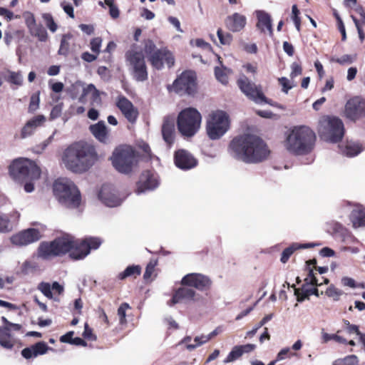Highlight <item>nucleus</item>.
I'll list each match as a JSON object with an SVG mask.
<instances>
[{"label": "nucleus", "mask_w": 365, "mask_h": 365, "mask_svg": "<svg viewBox=\"0 0 365 365\" xmlns=\"http://www.w3.org/2000/svg\"><path fill=\"white\" fill-rule=\"evenodd\" d=\"M230 153L237 160L246 163H259L270 154L267 144L259 137L252 134L235 136L228 146Z\"/></svg>", "instance_id": "1"}, {"label": "nucleus", "mask_w": 365, "mask_h": 365, "mask_svg": "<svg viewBox=\"0 0 365 365\" xmlns=\"http://www.w3.org/2000/svg\"><path fill=\"white\" fill-rule=\"evenodd\" d=\"M98 158L96 147L83 140L71 144L64 150L62 157L66 168L75 173L88 171Z\"/></svg>", "instance_id": "2"}, {"label": "nucleus", "mask_w": 365, "mask_h": 365, "mask_svg": "<svg viewBox=\"0 0 365 365\" xmlns=\"http://www.w3.org/2000/svg\"><path fill=\"white\" fill-rule=\"evenodd\" d=\"M316 140V134L309 126L296 125L286 133L283 145L292 155H305L312 152Z\"/></svg>", "instance_id": "3"}, {"label": "nucleus", "mask_w": 365, "mask_h": 365, "mask_svg": "<svg viewBox=\"0 0 365 365\" xmlns=\"http://www.w3.org/2000/svg\"><path fill=\"white\" fill-rule=\"evenodd\" d=\"M231 127L230 115L223 110H212L206 117L205 130L209 139H220Z\"/></svg>", "instance_id": "4"}, {"label": "nucleus", "mask_w": 365, "mask_h": 365, "mask_svg": "<svg viewBox=\"0 0 365 365\" xmlns=\"http://www.w3.org/2000/svg\"><path fill=\"white\" fill-rule=\"evenodd\" d=\"M317 132L321 139L327 142L338 143L344 135V123L337 117L324 115L319 118Z\"/></svg>", "instance_id": "5"}, {"label": "nucleus", "mask_w": 365, "mask_h": 365, "mask_svg": "<svg viewBox=\"0 0 365 365\" xmlns=\"http://www.w3.org/2000/svg\"><path fill=\"white\" fill-rule=\"evenodd\" d=\"M70 236V235H64L56 237L52 241L41 242L37 250L38 257L45 260H50L68 254L71 247Z\"/></svg>", "instance_id": "6"}, {"label": "nucleus", "mask_w": 365, "mask_h": 365, "mask_svg": "<svg viewBox=\"0 0 365 365\" xmlns=\"http://www.w3.org/2000/svg\"><path fill=\"white\" fill-rule=\"evenodd\" d=\"M201 121L202 115L196 108H186L178 114V130L183 136L192 137L200 129Z\"/></svg>", "instance_id": "7"}, {"label": "nucleus", "mask_w": 365, "mask_h": 365, "mask_svg": "<svg viewBox=\"0 0 365 365\" xmlns=\"http://www.w3.org/2000/svg\"><path fill=\"white\" fill-rule=\"evenodd\" d=\"M110 160L115 169L124 174L130 173L137 163L135 150L128 145H121L115 148Z\"/></svg>", "instance_id": "8"}, {"label": "nucleus", "mask_w": 365, "mask_h": 365, "mask_svg": "<svg viewBox=\"0 0 365 365\" xmlns=\"http://www.w3.org/2000/svg\"><path fill=\"white\" fill-rule=\"evenodd\" d=\"M53 193L59 202L70 208L78 207L81 202L80 191L72 182L56 180L53 183Z\"/></svg>", "instance_id": "9"}, {"label": "nucleus", "mask_w": 365, "mask_h": 365, "mask_svg": "<svg viewBox=\"0 0 365 365\" xmlns=\"http://www.w3.org/2000/svg\"><path fill=\"white\" fill-rule=\"evenodd\" d=\"M144 52L150 65L157 70H161L164 63L168 68L174 66L175 58L173 53L166 48H158L152 40L145 41Z\"/></svg>", "instance_id": "10"}, {"label": "nucleus", "mask_w": 365, "mask_h": 365, "mask_svg": "<svg viewBox=\"0 0 365 365\" xmlns=\"http://www.w3.org/2000/svg\"><path fill=\"white\" fill-rule=\"evenodd\" d=\"M9 174L16 180H35L40 178L41 169L34 162L20 158L10 165Z\"/></svg>", "instance_id": "11"}, {"label": "nucleus", "mask_w": 365, "mask_h": 365, "mask_svg": "<svg viewBox=\"0 0 365 365\" xmlns=\"http://www.w3.org/2000/svg\"><path fill=\"white\" fill-rule=\"evenodd\" d=\"M71 247L68 252L69 257L73 260H81L87 257L91 250L98 249L101 241L98 237H86L83 240L75 239L70 236Z\"/></svg>", "instance_id": "12"}, {"label": "nucleus", "mask_w": 365, "mask_h": 365, "mask_svg": "<svg viewBox=\"0 0 365 365\" xmlns=\"http://www.w3.org/2000/svg\"><path fill=\"white\" fill-rule=\"evenodd\" d=\"M126 60L129 63L134 78L138 81L148 79V70L145 58L141 52L129 51L125 53Z\"/></svg>", "instance_id": "13"}, {"label": "nucleus", "mask_w": 365, "mask_h": 365, "mask_svg": "<svg viewBox=\"0 0 365 365\" xmlns=\"http://www.w3.org/2000/svg\"><path fill=\"white\" fill-rule=\"evenodd\" d=\"M211 279L200 273H189L185 274L180 281L181 285H187L200 292L209 291L212 287Z\"/></svg>", "instance_id": "14"}, {"label": "nucleus", "mask_w": 365, "mask_h": 365, "mask_svg": "<svg viewBox=\"0 0 365 365\" xmlns=\"http://www.w3.org/2000/svg\"><path fill=\"white\" fill-rule=\"evenodd\" d=\"M200 298L201 296L194 289L187 285H181L173 291L172 298L168 304L173 306L179 303L195 302L199 301Z\"/></svg>", "instance_id": "15"}, {"label": "nucleus", "mask_w": 365, "mask_h": 365, "mask_svg": "<svg viewBox=\"0 0 365 365\" xmlns=\"http://www.w3.org/2000/svg\"><path fill=\"white\" fill-rule=\"evenodd\" d=\"M1 321L4 326L0 327V345L6 349L11 350L15 346V339L12 337L11 331H21L22 326L9 322L5 317H1Z\"/></svg>", "instance_id": "16"}, {"label": "nucleus", "mask_w": 365, "mask_h": 365, "mask_svg": "<svg viewBox=\"0 0 365 365\" xmlns=\"http://www.w3.org/2000/svg\"><path fill=\"white\" fill-rule=\"evenodd\" d=\"M344 115L352 121L365 117V100L360 96L348 100L344 108Z\"/></svg>", "instance_id": "17"}, {"label": "nucleus", "mask_w": 365, "mask_h": 365, "mask_svg": "<svg viewBox=\"0 0 365 365\" xmlns=\"http://www.w3.org/2000/svg\"><path fill=\"white\" fill-rule=\"evenodd\" d=\"M177 91H195L197 88L196 73L192 71H183L173 83Z\"/></svg>", "instance_id": "18"}, {"label": "nucleus", "mask_w": 365, "mask_h": 365, "mask_svg": "<svg viewBox=\"0 0 365 365\" xmlns=\"http://www.w3.org/2000/svg\"><path fill=\"white\" fill-rule=\"evenodd\" d=\"M41 237L37 229L29 228L12 235L10 238L13 245L25 246L38 241Z\"/></svg>", "instance_id": "19"}, {"label": "nucleus", "mask_w": 365, "mask_h": 365, "mask_svg": "<svg viewBox=\"0 0 365 365\" xmlns=\"http://www.w3.org/2000/svg\"><path fill=\"white\" fill-rule=\"evenodd\" d=\"M174 163L177 168L187 170L197 166V160L185 149H179L174 153Z\"/></svg>", "instance_id": "20"}, {"label": "nucleus", "mask_w": 365, "mask_h": 365, "mask_svg": "<svg viewBox=\"0 0 365 365\" xmlns=\"http://www.w3.org/2000/svg\"><path fill=\"white\" fill-rule=\"evenodd\" d=\"M115 105L130 123L135 122L138 117V110L128 99L120 96L116 101Z\"/></svg>", "instance_id": "21"}, {"label": "nucleus", "mask_w": 365, "mask_h": 365, "mask_svg": "<svg viewBox=\"0 0 365 365\" xmlns=\"http://www.w3.org/2000/svg\"><path fill=\"white\" fill-rule=\"evenodd\" d=\"M304 282L305 283L301 288H296L294 284L292 285V287L294 288V294L297 297V300L299 302L304 301L306 299H309L307 291L308 285L311 284L318 287L322 284V283H318V279L316 278L313 269L311 268H309V273L307 277L304 279Z\"/></svg>", "instance_id": "22"}, {"label": "nucleus", "mask_w": 365, "mask_h": 365, "mask_svg": "<svg viewBox=\"0 0 365 365\" xmlns=\"http://www.w3.org/2000/svg\"><path fill=\"white\" fill-rule=\"evenodd\" d=\"M158 185L157 177L150 170H145L140 175L137 183V192L141 193L148 190H153Z\"/></svg>", "instance_id": "23"}, {"label": "nucleus", "mask_w": 365, "mask_h": 365, "mask_svg": "<svg viewBox=\"0 0 365 365\" xmlns=\"http://www.w3.org/2000/svg\"><path fill=\"white\" fill-rule=\"evenodd\" d=\"M225 26L228 30L232 32L241 31L247 24L245 16L239 13H234L228 16L225 21Z\"/></svg>", "instance_id": "24"}, {"label": "nucleus", "mask_w": 365, "mask_h": 365, "mask_svg": "<svg viewBox=\"0 0 365 365\" xmlns=\"http://www.w3.org/2000/svg\"><path fill=\"white\" fill-rule=\"evenodd\" d=\"M49 349L53 350L45 341H38L29 347L22 349L21 355L26 359H30L32 357L45 354Z\"/></svg>", "instance_id": "25"}, {"label": "nucleus", "mask_w": 365, "mask_h": 365, "mask_svg": "<svg viewBox=\"0 0 365 365\" xmlns=\"http://www.w3.org/2000/svg\"><path fill=\"white\" fill-rule=\"evenodd\" d=\"M46 121V118L43 115H38L27 121L22 128L21 131V137L25 138L32 135L36 128L42 125Z\"/></svg>", "instance_id": "26"}, {"label": "nucleus", "mask_w": 365, "mask_h": 365, "mask_svg": "<svg viewBox=\"0 0 365 365\" xmlns=\"http://www.w3.org/2000/svg\"><path fill=\"white\" fill-rule=\"evenodd\" d=\"M255 348L256 346L252 344L235 346L224 360V363L232 362L240 358L244 353H250L255 350Z\"/></svg>", "instance_id": "27"}, {"label": "nucleus", "mask_w": 365, "mask_h": 365, "mask_svg": "<svg viewBox=\"0 0 365 365\" xmlns=\"http://www.w3.org/2000/svg\"><path fill=\"white\" fill-rule=\"evenodd\" d=\"M257 22L256 26L260 32L265 34L266 31H267L269 35L270 36H273V29L270 16L263 11H259L257 12Z\"/></svg>", "instance_id": "28"}, {"label": "nucleus", "mask_w": 365, "mask_h": 365, "mask_svg": "<svg viewBox=\"0 0 365 365\" xmlns=\"http://www.w3.org/2000/svg\"><path fill=\"white\" fill-rule=\"evenodd\" d=\"M89 130L99 142L103 143L108 142V130L104 121L101 120L97 123L91 125Z\"/></svg>", "instance_id": "29"}, {"label": "nucleus", "mask_w": 365, "mask_h": 365, "mask_svg": "<svg viewBox=\"0 0 365 365\" xmlns=\"http://www.w3.org/2000/svg\"><path fill=\"white\" fill-rule=\"evenodd\" d=\"M162 135L168 146L170 148L175 140V124L174 122L165 119L162 125Z\"/></svg>", "instance_id": "30"}, {"label": "nucleus", "mask_w": 365, "mask_h": 365, "mask_svg": "<svg viewBox=\"0 0 365 365\" xmlns=\"http://www.w3.org/2000/svg\"><path fill=\"white\" fill-rule=\"evenodd\" d=\"M98 198L108 207H115L120 205L119 197L110 192L105 186L102 187L99 191Z\"/></svg>", "instance_id": "31"}, {"label": "nucleus", "mask_w": 365, "mask_h": 365, "mask_svg": "<svg viewBox=\"0 0 365 365\" xmlns=\"http://www.w3.org/2000/svg\"><path fill=\"white\" fill-rule=\"evenodd\" d=\"M354 228L365 226V208L359 206L354 209L349 216Z\"/></svg>", "instance_id": "32"}, {"label": "nucleus", "mask_w": 365, "mask_h": 365, "mask_svg": "<svg viewBox=\"0 0 365 365\" xmlns=\"http://www.w3.org/2000/svg\"><path fill=\"white\" fill-rule=\"evenodd\" d=\"M314 247V244L312 243H292L289 247L285 248L281 255L280 261L282 263H286L288 262L289 257L293 255V253L299 249H306Z\"/></svg>", "instance_id": "33"}, {"label": "nucleus", "mask_w": 365, "mask_h": 365, "mask_svg": "<svg viewBox=\"0 0 365 365\" xmlns=\"http://www.w3.org/2000/svg\"><path fill=\"white\" fill-rule=\"evenodd\" d=\"M142 271V268L140 265H129L128 266L124 271L120 272L117 278L119 280H124L127 278L136 279L138 276L140 275Z\"/></svg>", "instance_id": "34"}, {"label": "nucleus", "mask_w": 365, "mask_h": 365, "mask_svg": "<svg viewBox=\"0 0 365 365\" xmlns=\"http://www.w3.org/2000/svg\"><path fill=\"white\" fill-rule=\"evenodd\" d=\"M247 98L256 103L260 105L269 104L272 106L277 107V103L272 99L267 98L264 93H245Z\"/></svg>", "instance_id": "35"}, {"label": "nucleus", "mask_w": 365, "mask_h": 365, "mask_svg": "<svg viewBox=\"0 0 365 365\" xmlns=\"http://www.w3.org/2000/svg\"><path fill=\"white\" fill-rule=\"evenodd\" d=\"M237 84L241 91H259L256 85L244 74L239 77Z\"/></svg>", "instance_id": "36"}, {"label": "nucleus", "mask_w": 365, "mask_h": 365, "mask_svg": "<svg viewBox=\"0 0 365 365\" xmlns=\"http://www.w3.org/2000/svg\"><path fill=\"white\" fill-rule=\"evenodd\" d=\"M363 149L361 143L351 141L346 143L343 152L348 157H354L359 154Z\"/></svg>", "instance_id": "37"}, {"label": "nucleus", "mask_w": 365, "mask_h": 365, "mask_svg": "<svg viewBox=\"0 0 365 365\" xmlns=\"http://www.w3.org/2000/svg\"><path fill=\"white\" fill-rule=\"evenodd\" d=\"M29 31L31 35L36 37L39 41L45 42L48 40V33L46 29L41 24H36Z\"/></svg>", "instance_id": "38"}, {"label": "nucleus", "mask_w": 365, "mask_h": 365, "mask_svg": "<svg viewBox=\"0 0 365 365\" xmlns=\"http://www.w3.org/2000/svg\"><path fill=\"white\" fill-rule=\"evenodd\" d=\"M73 38V35L71 33L63 34L61 37L60 47L58 51L59 55L64 56H68L70 49L69 40Z\"/></svg>", "instance_id": "39"}, {"label": "nucleus", "mask_w": 365, "mask_h": 365, "mask_svg": "<svg viewBox=\"0 0 365 365\" xmlns=\"http://www.w3.org/2000/svg\"><path fill=\"white\" fill-rule=\"evenodd\" d=\"M221 67L215 68V75L216 78L223 84H226L228 82V74L230 70L222 66V62L220 61Z\"/></svg>", "instance_id": "40"}, {"label": "nucleus", "mask_w": 365, "mask_h": 365, "mask_svg": "<svg viewBox=\"0 0 365 365\" xmlns=\"http://www.w3.org/2000/svg\"><path fill=\"white\" fill-rule=\"evenodd\" d=\"M14 226L9 217L0 212V232L7 233L13 230Z\"/></svg>", "instance_id": "41"}, {"label": "nucleus", "mask_w": 365, "mask_h": 365, "mask_svg": "<svg viewBox=\"0 0 365 365\" xmlns=\"http://www.w3.org/2000/svg\"><path fill=\"white\" fill-rule=\"evenodd\" d=\"M5 79L11 84L21 86L23 83V77L20 72L9 71Z\"/></svg>", "instance_id": "42"}, {"label": "nucleus", "mask_w": 365, "mask_h": 365, "mask_svg": "<svg viewBox=\"0 0 365 365\" xmlns=\"http://www.w3.org/2000/svg\"><path fill=\"white\" fill-rule=\"evenodd\" d=\"M131 307L127 302L122 303L118 309V316L119 317V323L120 325H125L127 324L126 311L130 309Z\"/></svg>", "instance_id": "43"}, {"label": "nucleus", "mask_w": 365, "mask_h": 365, "mask_svg": "<svg viewBox=\"0 0 365 365\" xmlns=\"http://www.w3.org/2000/svg\"><path fill=\"white\" fill-rule=\"evenodd\" d=\"M42 19L44 21V23L47 28L53 33L56 32L58 26L56 23L54 21L53 16L50 13H43L42 14Z\"/></svg>", "instance_id": "44"}, {"label": "nucleus", "mask_w": 365, "mask_h": 365, "mask_svg": "<svg viewBox=\"0 0 365 365\" xmlns=\"http://www.w3.org/2000/svg\"><path fill=\"white\" fill-rule=\"evenodd\" d=\"M333 365H359V361L356 356L349 355L334 361Z\"/></svg>", "instance_id": "45"}, {"label": "nucleus", "mask_w": 365, "mask_h": 365, "mask_svg": "<svg viewBox=\"0 0 365 365\" xmlns=\"http://www.w3.org/2000/svg\"><path fill=\"white\" fill-rule=\"evenodd\" d=\"M344 294L343 291L331 284L326 290V294L331 297L335 301H338L340 297Z\"/></svg>", "instance_id": "46"}, {"label": "nucleus", "mask_w": 365, "mask_h": 365, "mask_svg": "<svg viewBox=\"0 0 365 365\" xmlns=\"http://www.w3.org/2000/svg\"><path fill=\"white\" fill-rule=\"evenodd\" d=\"M158 264V259H151L149 262L148 263L145 271L143 274L144 279H148L151 277L153 275L155 268Z\"/></svg>", "instance_id": "47"}, {"label": "nucleus", "mask_w": 365, "mask_h": 365, "mask_svg": "<svg viewBox=\"0 0 365 365\" xmlns=\"http://www.w3.org/2000/svg\"><path fill=\"white\" fill-rule=\"evenodd\" d=\"M340 332V331H337L336 334H329L328 333H323L322 334V339L324 342H327L330 340H334L339 343L341 344H346V339L343 338L342 336H339L338 334Z\"/></svg>", "instance_id": "48"}, {"label": "nucleus", "mask_w": 365, "mask_h": 365, "mask_svg": "<svg viewBox=\"0 0 365 365\" xmlns=\"http://www.w3.org/2000/svg\"><path fill=\"white\" fill-rule=\"evenodd\" d=\"M217 34L221 44L230 45L232 43L233 38L230 33H224L222 29H218Z\"/></svg>", "instance_id": "49"}, {"label": "nucleus", "mask_w": 365, "mask_h": 365, "mask_svg": "<svg viewBox=\"0 0 365 365\" xmlns=\"http://www.w3.org/2000/svg\"><path fill=\"white\" fill-rule=\"evenodd\" d=\"M356 57H357L356 54H354V55L345 54V55L341 56L339 58H334V59H332V61L340 64V65L350 64V63H352L354 61H356Z\"/></svg>", "instance_id": "50"}, {"label": "nucleus", "mask_w": 365, "mask_h": 365, "mask_svg": "<svg viewBox=\"0 0 365 365\" xmlns=\"http://www.w3.org/2000/svg\"><path fill=\"white\" fill-rule=\"evenodd\" d=\"M38 289L48 299L53 298V294L51 292V286L48 282H42L38 284Z\"/></svg>", "instance_id": "51"}, {"label": "nucleus", "mask_w": 365, "mask_h": 365, "mask_svg": "<svg viewBox=\"0 0 365 365\" xmlns=\"http://www.w3.org/2000/svg\"><path fill=\"white\" fill-rule=\"evenodd\" d=\"M279 83L282 86V91H288L297 86V82L293 80H289L286 77L278 78Z\"/></svg>", "instance_id": "52"}, {"label": "nucleus", "mask_w": 365, "mask_h": 365, "mask_svg": "<svg viewBox=\"0 0 365 365\" xmlns=\"http://www.w3.org/2000/svg\"><path fill=\"white\" fill-rule=\"evenodd\" d=\"M194 341L195 344L187 345V349L188 350H193L197 346L205 344L206 342L209 341V338H207V335L202 334L201 336H195Z\"/></svg>", "instance_id": "53"}, {"label": "nucleus", "mask_w": 365, "mask_h": 365, "mask_svg": "<svg viewBox=\"0 0 365 365\" xmlns=\"http://www.w3.org/2000/svg\"><path fill=\"white\" fill-rule=\"evenodd\" d=\"M102 41L103 40L101 37H95L91 40L90 48L91 51L97 55L101 52Z\"/></svg>", "instance_id": "54"}, {"label": "nucleus", "mask_w": 365, "mask_h": 365, "mask_svg": "<svg viewBox=\"0 0 365 365\" xmlns=\"http://www.w3.org/2000/svg\"><path fill=\"white\" fill-rule=\"evenodd\" d=\"M291 70L290 78L293 81L295 77L299 76L302 73V67L301 64L297 62L292 63Z\"/></svg>", "instance_id": "55"}, {"label": "nucleus", "mask_w": 365, "mask_h": 365, "mask_svg": "<svg viewBox=\"0 0 365 365\" xmlns=\"http://www.w3.org/2000/svg\"><path fill=\"white\" fill-rule=\"evenodd\" d=\"M82 335L85 339L88 341H96L97 339L96 336L93 333V329L89 327L88 323H85L84 324V331Z\"/></svg>", "instance_id": "56"}, {"label": "nucleus", "mask_w": 365, "mask_h": 365, "mask_svg": "<svg viewBox=\"0 0 365 365\" xmlns=\"http://www.w3.org/2000/svg\"><path fill=\"white\" fill-rule=\"evenodd\" d=\"M39 93L33 94L31 97L30 103L29 106V111L31 113L34 112L38 108L39 104Z\"/></svg>", "instance_id": "57"}, {"label": "nucleus", "mask_w": 365, "mask_h": 365, "mask_svg": "<svg viewBox=\"0 0 365 365\" xmlns=\"http://www.w3.org/2000/svg\"><path fill=\"white\" fill-rule=\"evenodd\" d=\"M115 0H109L108 3H105L109 7V14L113 19L119 17L120 11L118 8L114 4Z\"/></svg>", "instance_id": "58"}, {"label": "nucleus", "mask_w": 365, "mask_h": 365, "mask_svg": "<svg viewBox=\"0 0 365 365\" xmlns=\"http://www.w3.org/2000/svg\"><path fill=\"white\" fill-rule=\"evenodd\" d=\"M343 322H344V325L346 326V330L347 331L348 333H349V334L355 333L358 336H359V338L361 337V335L363 334L359 331L358 326L354 325V324H351L350 322L346 319H344Z\"/></svg>", "instance_id": "59"}, {"label": "nucleus", "mask_w": 365, "mask_h": 365, "mask_svg": "<svg viewBox=\"0 0 365 365\" xmlns=\"http://www.w3.org/2000/svg\"><path fill=\"white\" fill-rule=\"evenodd\" d=\"M352 20L354 22V24L356 27L358 34H359V38L361 41V42H363L365 39V34L363 30V26L364 25H362L361 23L359 21V19H357L355 16H351Z\"/></svg>", "instance_id": "60"}, {"label": "nucleus", "mask_w": 365, "mask_h": 365, "mask_svg": "<svg viewBox=\"0 0 365 365\" xmlns=\"http://www.w3.org/2000/svg\"><path fill=\"white\" fill-rule=\"evenodd\" d=\"M25 24L29 29V30L32 28L33 26H35L36 24V20L35 19V16L33 13L31 12H27L25 16Z\"/></svg>", "instance_id": "61"}, {"label": "nucleus", "mask_w": 365, "mask_h": 365, "mask_svg": "<svg viewBox=\"0 0 365 365\" xmlns=\"http://www.w3.org/2000/svg\"><path fill=\"white\" fill-rule=\"evenodd\" d=\"M341 284L344 287H349L350 288H356L357 287H360V285H357L355 280L351 277H344L341 279ZM361 287L364 288L365 286L364 284H361Z\"/></svg>", "instance_id": "62"}, {"label": "nucleus", "mask_w": 365, "mask_h": 365, "mask_svg": "<svg viewBox=\"0 0 365 365\" xmlns=\"http://www.w3.org/2000/svg\"><path fill=\"white\" fill-rule=\"evenodd\" d=\"M296 354L290 352L289 348L282 349L278 354L276 358V361H281L287 357H290L292 356H294Z\"/></svg>", "instance_id": "63"}, {"label": "nucleus", "mask_w": 365, "mask_h": 365, "mask_svg": "<svg viewBox=\"0 0 365 365\" xmlns=\"http://www.w3.org/2000/svg\"><path fill=\"white\" fill-rule=\"evenodd\" d=\"M74 335L73 331H68L66 334L60 336L59 341L61 343L72 344L73 336Z\"/></svg>", "instance_id": "64"}]
</instances>
